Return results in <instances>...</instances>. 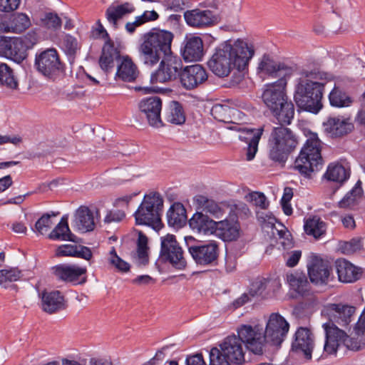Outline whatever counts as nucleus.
<instances>
[{"label":"nucleus","mask_w":365,"mask_h":365,"mask_svg":"<svg viewBox=\"0 0 365 365\" xmlns=\"http://www.w3.org/2000/svg\"><path fill=\"white\" fill-rule=\"evenodd\" d=\"M255 55L254 46L247 41L237 39L221 43L207 65L216 76L223 78L233 71L230 83L236 86L244 79V71Z\"/></svg>","instance_id":"1"},{"label":"nucleus","mask_w":365,"mask_h":365,"mask_svg":"<svg viewBox=\"0 0 365 365\" xmlns=\"http://www.w3.org/2000/svg\"><path fill=\"white\" fill-rule=\"evenodd\" d=\"M331 79L328 73L318 71H302L294 93L297 106L307 111L317 113L322 107V98L324 85Z\"/></svg>","instance_id":"2"},{"label":"nucleus","mask_w":365,"mask_h":365,"mask_svg":"<svg viewBox=\"0 0 365 365\" xmlns=\"http://www.w3.org/2000/svg\"><path fill=\"white\" fill-rule=\"evenodd\" d=\"M173 34L165 30L146 33L138 48L139 58L146 66L152 67L170 53Z\"/></svg>","instance_id":"3"},{"label":"nucleus","mask_w":365,"mask_h":365,"mask_svg":"<svg viewBox=\"0 0 365 365\" xmlns=\"http://www.w3.org/2000/svg\"><path fill=\"white\" fill-rule=\"evenodd\" d=\"M307 140L294 164V170L301 175L309 177L318 165L322 164V143L315 133H309Z\"/></svg>","instance_id":"4"},{"label":"nucleus","mask_w":365,"mask_h":365,"mask_svg":"<svg viewBox=\"0 0 365 365\" xmlns=\"http://www.w3.org/2000/svg\"><path fill=\"white\" fill-rule=\"evenodd\" d=\"M163 207V199L159 193L152 192L145 195L134 214L136 223L159 230L163 227L160 218Z\"/></svg>","instance_id":"5"},{"label":"nucleus","mask_w":365,"mask_h":365,"mask_svg":"<svg viewBox=\"0 0 365 365\" xmlns=\"http://www.w3.org/2000/svg\"><path fill=\"white\" fill-rule=\"evenodd\" d=\"M297 145V138L289 128L275 127L269 140V156L273 161L284 163Z\"/></svg>","instance_id":"6"},{"label":"nucleus","mask_w":365,"mask_h":365,"mask_svg":"<svg viewBox=\"0 0 365 365\" xmlns=\"http://www.w3.org/2000/svg\"><path fill=\"white\" fill-rule=\"evenodd\" d=\"M34 66L39 73L49 79L54 80L63 71L59 55L53 48L36 53Z\"/></svg>","instance_id":"7"},{"label":"nucleus","mask_w":365,"mask_h":365,"mask_svg":"<svg viewBox=\"0 0 365 365\" xmlns=\"http://www.w3.org/2000/svg\"><path fill=\"white\" fill-rule=\"evenodd\" d=\"M183 64L180 58L174 56L172 51L161 60L158 68L151 74L152 83H166L179 80Z\"/></svg>","instance_id":"8"},{"label":"nucleus","mask_w":365,"mask_h":365,"mask_svg":"<svg viewBox=\"0 0 365 365\" xmlns=\"http://www.w3.org/2000/svg\"><path fill=\"white\" fill-rule=\"evenodd\" d=\"M160 257L178 269H185L187 264L183 250L173 235L161 237Z\"/></svg>","instance_id":"9"},{"label":"nucleus","mask_w":365,"mask_h":365,"mask_svg":"<svg viewBox=\"0 0 365 365\" xmlns=\"http://www.w3.org/2000/svg\"><path fill=\"white\" fill-rule=\"evenodd\" d=\"M289 329V324L282 315L278 313H272L263 329L265 344L279 346L284 340Z\"/></svg>","instance_id":"10"},{"label":"nucleus","mask_w":365,"mask_h":365,"mask_svg":"<svg viewBox=\"0 0 365 365\" xmlns=\"http://www.w3.org/2000/svg\"><path fill=\"white\" fill-rule=\"evenodd\" d=\"M241 343L255 354H262L265 344L263 328L259 325L242 324L237 329V336Z\"/></svg>","instance_id":"11"},{"label":"nucleus","mask_w":365,"mask_h":365,"mask_svg":"<svg viewBox=\"0 0 365 365\" xmlns=\"http://www.w3.org/2000/svg\"><path fill=\"white\" fill-rule=\"evenodd\" d=\"M307 269L311 282L316 285L327 284L332 279L331 267L318 256H309Z\"/></svg>","instance_id":"12"},{"label":"nucleus","mask_w":365,"mask_h":365,"mask_svg":"<svg viewBox=\"0 0 365 365\" xmlns=\"http://www.w3.org/2000/svg\"><path fill=\"white\" fill-rule=\"evenodd\" d=\"M355 311L356 308L354 306L329 304L322 309V314L329 319L328 322H333L341 327H346L351 322Z\"/></svg>","instance_id":"13"},{"label":"nucleus","mask_w":365,"mask_h":365,"mask_svg":"<svg viewBox=\"0 0 365 365\" xmlns=\"http://www.w3.org/2000/svg\"><path fill=\"white\" fill-rule=\"evenodd\" d=\"M230 128L237 131L239 133L238 138L247 144L246 148L247 160H253L258 150V144L262 135L263 128H248L240 125H235Z\"/></svg>","instance_id":"14"},{"label":"nucleus","mask_w":365,"mask_h":365,"mask_svg":"<svg viewBox=\"0 0 365 365\" xmlns=\"http://www.w3.org/2000/svg\"><path fill=\"white\" fill-rule=\"evenodd\" d=\"M0 56L6 57L17 63L26 58V50L20 38L0 36Z\"/></svg>","instance_id":"15"},{"label":"nucleus","mask_w":365,"mask_h":365,"mask_svg":"<svg viewBox=\"0 0 365 365\" xmlns=\"http://www.w3.org/2000/svg\"><path fill=\"white\" fill-rule=\"evenodd\" d=\"M188 251L196 264L200 265H212L218 257V246L215 242L192 245Z\"/></svg>","instance_id":"16"},{"label":"nucleus","mask_w":365,"mask_h":365,"mask_svg":"<svg viewBox=\"0 0 365 365\" xmlns=\"http://www.w3.org/2000/svg\"><path fill=\"white\" fill-rule=\"evenodd\" d=\"M207 79L205 68L199 65H192L182 68L179 82L186 90H192Z\"/></svg>","instance_id":"17"},{"label":"nucleus","mask_w":365,"mask_h":365,"mask_svg":"<svg viewBox=\"0 0 365 365\" xmlns=\"http://www.w3.org/2000/svg\"><path fill=\"white\" fill-rule=\"evenodd\" d=\"M287 80L282 78L276 82L267 86L262 94V99L266 106L271 110H277L279 105H282L286 100L284 92Z\"/></svg>","instance_id":"18"},{"label":"nucleus","mask_w":365,"mask_h":365,"mask_svg":"<svg viewBox=\"0 0 365 365\" xmlns=\"http://www.w3.org/2000/svg\"><path fill=\"white\" fill-rule=\"evenodd\" d=\"M217 237L225 242L237 240L241 235L240 222L235 215L215 222V232Z\"/></svg>","instance_id":"19"},{"label":"nucleus","mask_w":365,"mask_h":365,"mask_svg":"<svg viewBox=\"0 0 365 365\" xmlns=\"http://www.w3.org/2000/svg\"><path fill=\"white\" fill-rule=\"evenodd\" d=\"M138 108L145 115L150 126L160 128L163 125L160 118L162 101L159 97L153 96L143 99L139 103Z\"/></svg>","instance_id":"20"},{"label":"nucleus","mask_w":365,"mask_h":365,"mask_svg":"<svg viewBox=\"0 0 365 365\" xmlns=\"http://www.w3.org/2000/svg\"><path fill=\"white\" fill-rule=\"evenodd\" d=\"M322 327L325 331L324 351L335 354L340 345L344 344L346 333L333 322L324 323Z\"/></svg>","instance_id":"21"},{"label":"nucleus","mask_w":365,"mask_h":365,"mask_svg":"<svg viewBox=\"0 0 365 365\" xmlns=\"http://www.w3.org/2000/svg\"><path fill=\"white\" fill-rule=\"evenodd\" d=\"M314 346V336L311 331L307 328H299L292 342V350L298 354H303L307 359H311Z\"/></svg>","instance_id":"22"},{"label":"nucleus","mask_w":365,"mask_h":365,"mask_svg":"<svg viewBox=\"0 0 365 365\" xmlns=\"http://www.w3.org/2000/svg\"><path fill=\"white\" fill-rule=\"evenodd\" d=\"M218 348L226 354L227 357L232 361L235 364H240L245 361L243 345L240 339L232 335L226 337L219 344Z\"/></svg>","instance_id":"23"},{"label":"nucleus","mask_w":365,"mask_h":365,"mask_svg":"<svg viewBox=\"0 0 365 365\" xmlns=\"http://www.w3.org/2000/svg\"><path fill=\"white\" fill-rule=\"evenodd\" d=\"M258 72L272 77L282 78L287 80L292 75V68L282 63L275 62L267 55H264L258 64Z\"/></svg>","instance_id":"24"},{"label":"nucleus","mask_w":365,"mask_h":365,"mask_svg":"<svg viewBox=\"0 0 365 365\" xmlns=\"http://www.w3.org/2000/svg\"><path fill=\"white\" fill-rule=\"evenodd\" d=\"M280 286L281 284L277 279L259 278L251 284L250 294L252 297H272L279 289Z\"/></svg>","instance_id":"25"},{"label":"nucleus","mask_w":365,"mask_h":365,"mask_svg":"<svg viewBox=\"0 0 365 365\" xmlns=\"http://www.w3.org/2000/svg\"><path fill=\"white\" fill-rule=\"evenodd\" d=\"M184 18L189 26L197 28L210 26L216 21L215 15L210 10L187 11L184 13Z\"/></svg>","instance_id":"26"},{"label":"nucleus","mask_w":365,"mask_h":365,"mask_svg":"<svg viewBox=\"0 0 365 365\" xmlns=\"http://www.w3.org/2000/svg\"><path fill=\"white\" fill-rule=\"evenodd\" d=\"M182 56L185 61H198L203 56V43L198 36L187 37L184 46L181 50Z\"/></svg>","instance_id":"27"},{"label":"nucleus","mask_w":365,"mask_h":365,"mask_svg":"<svg viewBox=\"0 0 365 365\" xmlns=\"http://www.w3.org/2000/svg\"><path fill=\"white\" fill-rule=\"evenodd\" d=\"M324 131L331 137H340L351 131L354 126L349 119L331 117L323 123Z\"/></svg>","instance_id":"28"},{"label":"nucleus","mask_w":365,"mask_h":365,"mask_svg":"<svg viewBox=\"0 0 365 365\" xmlns=\"http://www.w3.org/2000/svg\"><path fill=\"white\" fill-rule=\"evenodd\" d=\"M215 222L216 221L202 212H195L188 221L189 226L193 232L203 235L213 234Z\"/></svg>","instance_id":"29"},{"label":"nucleus","mask_w":365,"mask_h":365,"mask_svg":"<svg viewBox=\"0 0 365 365\" xmlns=\"http://www.w3.org/2000/svg\"><path fill=\"white\" fill-rule=\"evenodd\" d=\"M339 280L344 283H352L357 281L361 275L360 269L345 259L336 262Z\"/></svg>","instance_id":"30"},{"label":"nucleus","mask_w":365,"mask_h":365,"mask_svg":"<svg viewBox=\"0 0 365 365\" xmlns=\"http://www.w3.org/2000/svg\"><path fill=\"white\" fill-rule=\"evenodd\" d=\"M139 74V71L132 59L128 56H123L117 65L115 78L126 82L134 81Z\"/></svg>","instance_id":"31"},{"label":"nucleus","mask_w":365,"mask_h":365,"mask_svg":"<svg viewBox=\"0 0 365 365\" xmlns=\"http://www.w3.org/2000/svg\"><path fill=\"white\" fill-rule=\"evenodd\" d=\"M193 203L197 210L210 214L215 218H220L224 215L222 208L214 200L203 195H197L193 197Z\"/></svg>","instance_id":"32"},{"label":"nucleus","mask_w":365,"mask_h":365,"mask_svg":"<svg viewBox=\"0 0 365 365\" xmlns=\"http://www.w3.org/2000/svg\"><path fill=\"white\" fill-rule=\"evenodd\" d=\"M121 57L120 52L114 47L113 44L109 41L106 42L99 58V65L103 71L109 72L114 68L115 61L118 63Z\"/></svg>","instance_id":"33"},{"label":"nucleus","mask_w":365,"mask_h":365,"mask_svg":"<svg viewBox=\"0 0 365 365\" xmlns=\"http://www.w3.org/2000/svg\"><path fill=\"white\" fill-rule=\"evenodd\" d=\"M57 278L66 282H76L79 277L86 273V268L76 265L59 264L53 268Z\"/></svg>","instance_id":"34"},{"label":"nucleus","mask_w":365,"mask_h":365,"mask_svg":"<svg viewBox=\"0 0 365 365\" xmlns=\"http://www.w3.org/2000/svg\"><path fill=\"white\" fill-rule=\"evenodd\" d=\"M95 226L93 213L86 207H80L75 213L74 227L82 232L93 230Z\"/></svg>","instance_id":"35"},{"label":"nucleus","mask_w":365,"mask_h":365,"mask_svg":"<svg viewBox=\"0 0 365 365\" xmlns=\"http://www.w3.org/2000/svg\"><path fill=\"white\" fill-rule=\"evenodd\" d=\"M29 26V19L24 14H17L9 19L8 22L0 24V31L21 33Z\"/></svg>","instance_id":"36"},{"label":"nucleus","mask_w":365,"mask_h":365,"mask_svg":"<svg viewBox=\"0 0 365 365\" xmlns=\"http://www.w3.org/2000/svg\"><path fill=\"white\" fill-rule=\"evenodd\" d=\"M41 299L42 308L48 313H53L63 307V297L58 291L44 292Z\"/></svg>","instance_id":"37"},{"label":"nucleus","mask_w":365,"mask_h":365,"mask_svg":"<svg viewBox=\"0 0 365 365\" xmlns=\"http://www.w3.org/2000/svg\"><path fill=\"white\" fill-rule=\"evenodd\" d=\"M168 223L170 226L180 228L187 221L186 210L182 204L174 203L167 212Z\"/></svg>","instance_id":"38"},{"label":"nucleus","mask_w":365,"mask_h":365,"mask_svg":"<svg viewBox=\"0 0 365 365\" xmlns=\"http://www.w3.org/2000/svg\"><path fill=\"white\" fill-rule=\"evenodd\" d=\"M324 178L341 185L349 178V170L338 163H330L324 174Z\"/></svg>","instance_id":"39"},{"label":"nucleus","mask_w":365,"mask_h":365,"mask_svg":"<svg viewBox=\"0 0 365 365\" xmlns=\"http://www.w3.org/2000/svg\"><path fill=\"white\" fill-rule=\"evenodd\" d=\"M135 9V6L131 2H125L118 6H110L106 12L107 20L114 26H116L118 19L125 15L134 12Z\"/></svg>","instance_id":"40"},{"label":"nucleus","mask_w":365,"mask_h":365,"mask_svg":"<svg viewBox=\"0 0 365 365\" xmlns=\"http://www.w3.org/2000/svg\"><path fill=\"white\" fill-rule=\"evenodd\" d=\"M48 237L54 240L77 242V237L71 233L68 225L67 217L65 216L61 218L60 222L51 231Z\"/></svg>","instance_id":"41"},{"label":"nucleus","mask_w":365,"mask_h":365,"mask_svg":"<svg viewBox=\"0 0 365 365\" xmlns=\"http://www.w3.org/2000/svg\"><path fill=\"white\" fill-rule=\"evenodd\" d=\"M304 229L307 235L319 239L325 235L327 226L320 217L313 216L306 220Z\"/></svg>","instance_id":"42"},{"label":"nucleus","mask_w":365,"mask_h":365,"mask_svg":"<svg viewBox=\"0 0 365 365\" xmlns=\"http://www.w3.org/2000/svg\"><path fill=\"white\" fill-rule=\"evenodd\" d=\"M165 120L172 124L182 125L185 122V115L182 105L178 101H171L165 113Z\"/></svg>","instance_id":"43"},{"label":"nucleus","mask_w":365,"mask_h":365,"mask_svg":"<svg viewBox=\"0 0 365 365\" xmlns=\"http://www.w3.org/2000/svg\"><path fill=\"white\" fill-rule=\"evenodd\" d=\"M272 111L279 123L290 124L294 115V107L293 103L288 101L287 98L282 105L277 106V110Z\"/></svg>","instance_id":"44"},{"label":"nucleus","mask_w":365,"mask_h":365,"mask_svg":"<svg viewBox=\"0 0 365 365\" xmlns=\"http://www.w3.org/2000/svg\"><path fill=\"white\" fill-rule=\"evenodd\" d=\"M287 281L289 286L299 294H304L309 289V282L305 274L299 272L287 274Z\"/></svg>","instance_id":"45"},{"label":"nucleus","mask_w":365,"mask_h":365,"mask_svg":"<svg viewBox=\"0 0 365 365\" xmlns=\"http://www.w3.org/2000/svg\"><path fill=\"white\" fill-rule=\"evenodd\" d=\"M211 113L216 120L222 122L232 121V116L240 115L237 110L232 108L227 105L221 104L214 106L212 108Z\"/></svg>","instance_id":"46"},{"label":"nucleus","mask_w":365,"mask_h":365,"mask_svg":"<svg viewBox=\"0 0 365 365\" xmlns=\"http://www.w3.org/2000/svg\"><path fill=\"white\" fill-rule=\"evenodd\" d=\"M277 220L275 217H269V222L263 226V231L266 232L270 238L287 239L290 236L289 232L285 227L279 224L278 227L275 225Z\"/></svg>","instance_id":"47"},{"label":"nucleus","mask_w":365,"mask_h":365,"mask_svg":"<svg viewBox=\"0 0 365 365\" xmlns=\"http://www.w3.org/2000/svg\"><path fill=\"white\" fill-rule=\"evenodd\" d=\"M0 84L9 89H16L18 87V81L13 70L4 63H0Z\"/></svg>","instance_id":"48"},{"label":"nucleus","mask_w":365,"mask_h":365,"mask_svg":"<svg viewBox=\"0 0 365 365\" xmlns=\"http://www.w3.org/2000/svg\"><path fill=\"white\" fill-rule=\"evenodd\" d=\"M329 98L331 106L339 108L349 106L352 102L346 93L336 87H334L329 93Z\"/></svg>","instance_id":"49"},{"label":"nucleus","mask_w":365,"mask_h":365,"mask_svg":"<svg viewBox=\"0 0 365 365\" xmlns=\"http://www.w3.org/2000/svg\"><path fill=\"white\" fill-rule=\"evenodd\" d=\"M148 237L142 232H139L137 242V255L140 264H145L148 262Z\"/></svg>","instance_id":"50"},{"label":"nucleus","mask_w":365,"mask_h":365,"mask_svg":"<svg viewBox=\"0 0 365 365\" xmlns=\"http://www.w3.org/2000/svg\"><path fill=\"white\" fill-rule=\"evenodd\" d=\"M232 361L230 360L218 347L212 348L210 351L209 365H234Z\"/></svg>","instance_id":"51"},{"label":"nucleus","mask_w":365,"mask_h":365,"mask_svg":"<svg viewBox=\"0 0 365 365\" xmlns=\"http://www.w3.org/2000/svg\"><path fill=\"white\" fill-rule=\"evenodd\" d=\"M362 182L358 180L353 189L348 193L340 202L339 206L341 207H345L351 205L354 202L360 197L363 193Z\"/></svg>","instance_id":"52"},{"label":"nucleus","mask_w":365,"mask_h":365,"mask_svg":"<svg viewBox=\"0 0 365 365\" xmlns=\"http://www.w3.org/2000/svg\"><path fill=\"white\" fill-rule=\"evenodd\" d=\"M21 277V272L16 268L0 270V284L6 287L7 282L17 281Z\"/></svg>","instance_id":"53"},{"label":"nucleus","mask_w":365,"mask_h":365,"mask_svg":"<svg viewBox=\"0 0 365 365\" xmlns=\"http://www.w3.org/2000/svg\"><path fill=\"white\" fill-rule=\"evenodd\" d=\"M108 261L110 264L114 266L118 271L127 272L130 269L129 264L117 255L114 247H112L110 251V257Z\"/></svg>","instance_id":"54"},{"label":"nucleus","mask_w":365,"mask_h":365,"mask_svg":"<svg viewBox=\"0 0 365 365\" xmlns=\"http://www.w3.org/2000/svg\"><path fill=\"white\" fill-rule=\"evenodd\" d=\"M52 225L51 215L45 214L40 217L35 224V230L43 235L47 232Z\"/></svg>","instance_id":"55"},{"label":"nucleus","mask_w":365,"mask_h":365,"mask_svg":"<svg viewBox=\"0 0 365 365\" xmlns=\"http://www.w3.org/2000/svg\"><path fill=\"white\" fill-rule=\"evenodd\" d=\"M256 207L262 210H266L269 206V202L267 200L265 195L259 192H254L250 193L247 197Z\"/></svg>","instance_id":"56"},{"label":"nucleus","mask_w":365,"mask_h":365,"mask_svg":"<svg viewBox=\"0 0 365 365\" xmlns=\"http://www.w3.org/2000/svg\"><path fill=\"white\" fill-rule=\"evenodd\" d=\"M42 21L44 25L48 29H56L61 26V19L55 14H46Z\"/></svg>","instance_id":"57"},{"label":"nucleus","mask_w":365,"mask_h":365,"mask_svg":"<svg viewBox=\"0 0 365 365\" xmlns=\"http://www.w3.org/2000/svg\"><path fill=\"white\" fill-rule=\"evenodd\" d=\"M77 245H63L56 249V255L58 257L69 256L76 257L77 252Z\"/></svg>","instance_id":"58"},{"label":"nucleus","mask_w":365,"mask_h":365,"mask_svg":"<svg viewBox=\"0 0 365 365\" xmlns=\"http://www.w3.org/2000/svg\"><path fill=\"white\" fill-rule=\"evenodd\" d=\"M344 344L350 350L359 351L364 346L365 343L363 342L361 339H356L354 337H349L346 334Z\"/></svg>","instance_id":"59"},{"label":"nucleus","mask_w":365,"mask_h":365,"mask_svg":"<svg viewBox=\"0 0 365 365\" xmlns=\"http://www.w3.org/2000/svg\"><path fill=\"white\" fill-rule=\"evenodd\" d=\"M162 355L163 352L161 351L157 352L153 358L143 365H178V362L174 360L165 361L164 359L161 357Z\"/></svg>","instance_id":"60"},{"label":"nucleus","mask_w":365,"mask_h":365,"mask_svg":"<svg viewBox=\"0 0 365 365\" xmlns=\"http://www.w3.org/2000/svg\"><path fill=\"white\" fill-rule=\"evenodd\" d=\"M125 217V212L123 210H110L108 212L105 217L104 221L107 223L110 222H118L124 219Z\"/></svg>","instance_id":"61"},{"label":"nucleus","mask_w":365,"mask_h":365,"mask_svg":"<svg viewBox=\"0 0 365 365\" xmlns=\"http://www.w3.org/2000/svg\"><path fill=\"white\" fill-rule=\"evenodd\" d=\"M63 45L67 53L70 55L74 54L78 49L77 40L70 35H66L64 36Z\"/></svg>","instance_id":"62"},{"label":"nucleus","mask_w":365,"mask_h":365,"mask_svg":"<svg viewBox=\"0 0 365 365\" xmlns=\"http://www.w3.org/2000/svg\"><path fill=\"white\" fill-rule=\"evenodd\" d=\"M20 4V0H0V11L9 12L16 10Z\"/></svg>","instance_id":"63"},{"label":"nucleus","mask_w":365,"mask_h":365,"mask_svg":"<svg viewBox=\"0 0 365 365\" xmlns=\"http://www.w3.org/2000/svg\"><path fill=\"white\" fill-rule=\"evenodd\" d=\"M302 256L300 250H294L287 253L284 257L286 258V264L289 267L296 266Z\"/></svg>","instance_id":"64"}]
</instances>
